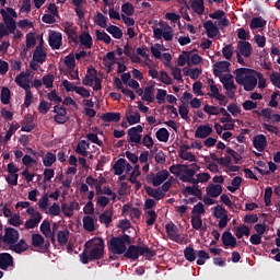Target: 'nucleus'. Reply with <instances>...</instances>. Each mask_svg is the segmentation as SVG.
<instances>
[{"instance_id":"1","label":"nucleus","mask_w":280,"mask_h":280,"mask_svg":"<svg viewBox=\"0 0 280 280\" xmlns=\"http://www.w3.org/2000/svg\"><path fill=\"white\" fill-rule=\"evenodd\" d=\"M83 252L80 254V261L84 265L104 257V240L100 238L96 246L91 241L86 242Z\"/></svg>"},{"instance_id":"2","label":"nucleus","mask_w":280,"mask_h":280,"mask_svg":"<svg viewBox=\"0 0 280 280\" xmlns=\"http://www.w3.org/2000/svg\"><path fill=\"white\" fill-rule=\"evenodd\" d=\"M0 14L3 19V22L0 23V40L10 36V34H15L16 32V21L12 19L5 11V9L0 10Z\"/></svg>"},{"instance_id":"3","label":"nucleus","mask_w":280,"mask_h":280,"mask_svg":"<svg viewBox=\"0 0 280 280\" xmlns=\"http://www.w3.org/2000/svg\"><path fill=\"white\" fill-rule=\"evenodd\" d=\"M126 259H132V261H137L140 256L148 255V257H154L156 254L150 247L142 245H130L126 252L122 254Z\"/></svg>"},{"instance_id":"4","label":"nucleus","mask_w":280,"mask_h":280,"mask_svg":"<svg viewBox=\"0 0 280 280\" xmlns=\"http://www.w3.org/2000/svg\"><path fill=\"white\" fill-rule=\"evenodd\" d=\"M107 246H108L109 253H113V255H124V253H126L127 250V247L124 244V241H121V238L118 236H113L107 242Z\"/></svg>"},{"instance_id":"5","label":"nucleus","mask_w":280,"mask_h":280,"mask_svg":"<svg viewBox=\"0 0 280 280\" xmlns=\"http://www.w3.org/2000/svg\"><path fill=\"white\" fill-rule=\"evenodd\" d=\"M220 82L223 84L226 95L230 97V100H233L235 97V91H237V85H235V82L233 81V74L220 77Z\"/></svg>"},{"instance_id":"6","label":"nucleus","mask_w":280,"mask_h":280,"mask_svg":"<svg viewBox=\"0 0 280 280\" xmlns=\"http://www.w3.org/2000/svg\"><path fill=\"white\" fill-rule=\"evenodd\" d=\"M170 178V172L167 170H162L158 172L156 174L150 173L147 175V180L153 185V187H160V185H163L166 179Z\"/></svg>"},{"instance_id":"7","label":"nucleus","mask_w":280,"mask_h":280,"mask_svg":"<svg viewBox=\"0 0 280 280\" xmlns=\"http://www.w3.org/2000/svg\"><path fill=\"white\" fill-rule=\"evenodd\" d=\"M19 230L14 228H5L4 229V235L0 234V238L2 240L3 244H8L9 246H12L19 242Z\"/></svg>"},{"instance_id":"8","label":"nucleus","mask_w":280,"mask_h":280,"mask_svg":"<svg viewBox=\"0 0 280 280\" xmlns=\"http://www.w3.org/2000/svg\"><path fill=\"white\" fill-rule=\"evenodd\" d=\"M32 246L39 248L40 253H49L51 242L49 240L45 241V237L40 234H32Z\"/></svg>"},{"instance_id":"9","label":"nucleus","mask_w":280,"mask_h":280,"mask_svg":"<svg viewBox=\"0 0 280 280\" xmlns=\"http://www.w3.org/2000/svg\"><path fill=\"white\" fill-rule=\"evenodd\" d=\"M141 132H143V126L137 125L136 127H131L127 130L128 143H136L137 147L141 145Z\"/></svg>"},{"instance_id":"10","label":"nucleus","mask_w":280,"mask_h":280,"mask_svg":"<svg viewBox=\"0 0 280 280\" xmlns=\"http://www.w3.org/2000/svg\"><path fill=\"white\" fill-rule=\"evenodd\" d=\"M198 170H200V166L196 163L190 165L185 164V166L182 168L179 180H182V183L189 182L191 177L196 176V172H198Z\"/></svg>"},{"instance_id":"11","label":"nucleus","mask_w":280,"mask_h":280,"mask_svg":"<svg viewBox=\"0 0 280 280\" xmlns=\"http://www.w3.org/2000/svg\"><path fill=\"white\" fill-rule=\"evenodd\" d=\"M54 113H56V115L54 116V120L56 121V124H67V121H69V116H67V108L62 105H56L54 107Z\"/></svg>"},{"instance_id":"12","label":"nucleus","mask_w":280,"mask_h":280,"mask_svg":"<svg viewBox=\"0 0 280 280\" xmlns=\"http://www.w3.org/2000/svg\"><path fill=\"white\" fill-rule=\"evenodd\" d=\"M165 231L170 240H172V242H176L177 244H183V240H180V235L178 234V226H176V224L167 223L165 225Z\"/></svg>"},{"instance_id":"13","label":"nucleus","mask_w":280,"mask_h":280,"mask_svg":"<svg viewBox=\"0 0 280 280\" xmlns=\"http://www.w3.org/2000/svg\"><path fill=\"white\" fill-rule=\"evenodd\" d=\"M237 50L236 54L242 55L244 58H250L253 54V45L246 40H240L237 43Z\"/></svg>"},{"instance_id":"14","label":"nucleus","mask_w":280,"mask_h":280,"mask_svg":"<svg viewBox=\"0 0 280 280\" xmlns=\"http://www.w3.org/2000/svg\"><path fill=\"white\" fill-rule=\"evenodd\" d=\"M231 67V62L229 61H218L213 65V75L215 78H220L222 73H229L231 71L229 68Z\"/></svg>"},{"instance_id":"15","label":"nucleus","mask_w":280,"mask_h":280,"mask_svg":"<svg viewBox=\"0 0 280 280\" xmlns=\"http://www.w3.org/2000/svg\"><path fill=\"white\" fill-rule=\"evenodd\" d=\"M65 34H67L68 39L78 45V27L73 26L72 23L66 22L63 25Z\"/></svg>"},{"instance_id":"16","label":"nucleus","mask_w":280,"mask_h":280,"mask_svg":"<svg viewBox=\"0 0 280 280\" xmlns=\"http://www.w3.org/2000/svg\"><path fill=\"white\" fill-rule=\"evenodd\" d=\"M213 133V128L211 125H200L197 130L195 131L196 139H207V137H210Z\"/></svg>"},{"instance_id":"17","label":"nucleus","mask_w":280,"mask_h":280,"mask_svg":"<svg viewBox=\"0 0 280 280\" xmlns=\"http://www.w3.org/2000/svg\"><path fill=\"white\" fill-rule=\"evenodd\" d=\"M61 211L66 218H73V212L80 211V203L77 201H71L70 205L62 203Z\"/></svg>"},{"instance_id":"18","label":"nucleus","mask_w":280,"mask_h":280,"mask_svg":"<svg viewBox=\"0 0 280 280\" xmlns=\"http://www.w3.org/2000/svg\"><path fill=\"white\" fill-rule=\"evenodd\" d=\"M235 81L237 82V84H242V82H244L245 79H247L250 73H257L255 70L253 69H248V68H237L235 71Z\"/></svg>"},{"instance_id":"19","label":"nucleus","mask_w":280,"mask_h":280,"mask_svg":"<svg viewBox=\"0 0 280 280\" xmlns=\"http://www.w3.org/2000/svg\"><path fill=\"white\" fill-rule=\"evenodd\" d=\"M253 145L258 152H264L268 145V139L264 135H257L253 138Z\"/></svg>"},{"instance_id":"20","label":"nucleus","mask_w":280,"mask_h":280,"mask_svg":"<svg viewBox=\"0 0 280 280\" xmlns=\"http://www.w3.org/2000/svg\"><path fill=\"white\" fill-rule=\"evenodd\" d=\"M203 27L206 30V34L208 38H215L218 34H220V28L213 24V21L208 20L203 23Z\"/></svg>"},{"instance_id":"21","label":"nucleus","mask_w":280,"mask_h":280,"mask_svg":"<svg viewBox=\"0 0 280 280\" xmlns=\"http://www.w3.org/2000/svg\"><path fill=\"white\" fill-rule=\"evenodd\" d=\"M33 60H35V62H39L40 65L47 60V52L43 50V39L40 40V44L36 46L33 52Z\"/></svg>"},{"instance_id":"22","label":"nucleus","mask_w":280,"mask_h":280,"mask_svg":"<svg viewBox=\"0 0 280 280\" xmlns=\"http://www.w3.org/2000/svg\"><path fill=\"white\" fill-rule=\"evenodd\" d=\"M255 73H250L247 78L241 82V86L244 88V91H254L257 86V77L254 75Z\"/></svg>"},{"instance_id":"23","label":"nucleus","mask_w":280,"mask_h":280,"mask_svg":"<svg viewBox=\"0 0 280 280\" xmlns=\"http://www.w3.org/2000/svg\"><path fill=\"white\" fill-rule=\"evenodd\" d=\"M51 49H60L62 46V33L54 32L48 39Z\"/></svg>"},{"instance_id":"24","label":"nucleus","mask_w":280,"mask_h":280,"mask_svg":"<svg viewBox=\"0 0 280 280\" xmlns=\"http://www.w3.org/2000/svg\"><path fill=\"white\" fill-rule=\"evenodd\" d=\"M14 265V258L12 257V255L8 254V253H1L0 254V269L1 270H8V268H10V266Z\"/></svg>"},{"instance_id":"25","label":"nucleus","mask_w":280,"mask_h":280,"mask_svg":"<svg viewBox=\"0 0 280 280\" xmlns=\"http://www.w3.org/2000/svg\"><path fill=\"white\" fill-rule=\"evenodd\" d=\"M221 240L223 242V246L225 247L230 246V248H235V246H237V238H235V236H233V234L229 231L222 234Z\"/></svg>"},{"instance_id":"26","label":"nucleus","mask_w":280,"mask_h":280,"mask_svg":"<svg viewBox=\"0 0 280 280\" xmlns=\"http://www.w3.org/2000/svg\"><path fill=\"white\" fill-rule=\"evenodd\" d=\"M101 119L103 121H106L107 124H117L121 120V114L115 112H107L101 116Z\"/></svg>"},{"instance_id":"27","label":"nucleus","mask_w":280,"mask_h":280,"mask_svg":"<svg viewBox=\"0 0 280 280\" xmlns=\"http://www.w3.org/2000/svg\"><path fill=\"white\" fill-rule=\"evenodd\" d=\"M206 191L210 198H218V196L222 195V185L209 184V186L206 188Z\"/></svg>"},{"instance_id":"28","label":"nucleus","mask_w":280,"mask_h":280,"mask_svg":"<svg viewBox=\"0 0 280 280\" xmlns=\"http://www.w3.org/2000/svg\"><path fill=\"white\" fill-rule=\"evenodd\" d=\"M15 83L21 89H24V91H27V89H30V79H27V74L25 72H21L15 77Z\"/></svg>"},{"instance_id":"29","label":"nucleus","mask_w":280,"mask_h":280,"mask_svg":"<svg viewBox=\"0 0 280 280\" xmlns=\"http://www.w3.org/2000/svg\"><path fill=\"white\" fill-rule=\"evenodd\" d=\"M40 220H43V214H40V212H36L35 217H32L25 222L24 229H36V226L40 224Z\"/></svg>"},{"instance_id":"30","label":"nucleus","mask_w":280,"mask_h":280,"mask_svg":"<svg viewBox=\"0 0 280 280\" xmlns=\"http://www.w3.org/2000/svg\"><path fill=\"white\" fill-rule=\"evenodd\" d=\"M79 40L85 49H91V47H93V37L91 36V33H89V32H83L79 36Z\"/></svg>"},{"instance_id":"31","label":"nucleus","mask_w":280,"mask_h":280,"mask_svg":"<svg viewBox=\"0 0 280 280\" xmlns=\"http://www.w3.org/2000/svg\"><path fill=\"white\" fill-rule=\"evenodd\" d=\"M145 191H147L148 196H150L151 198H154V200H163V198H165V192H163V190H161V188L154 189V188L148 186L145 188Z\"/></svg>"},{"instance_id":"32","label":"nucleus","mask_w":280,"mask_h":280,"mask_svg":"<svg viewBox=\"0 0 280 280\" xmlns=\"http://www.w3.org/2000/svg\"><path fill=\"white\" fill-rule=\"evenodd\" d=\"M11 250H13V253H16L18 255H21V253H25V250H27L28 245L25 242V240H20V242H16L13 245H10Z\"/></svg>"},{"instance_id":"33","label":"nucleus","mask_w":280,"mask_h":280,"mask_svg":"<svg viewBox=\"0 0 280 280\" xmlns=\"http://www.w3.org/2000/svg\"><path fill=\"white\" fill-rule=\"evenodd\" d=\"M115 176H121L126 172V159H118V161L113 166Z\"/></svg>"},{"instance_id":"34","label":"nucleus","mask_w":280,"mask_h":280,"mask_svg":"<svg viewBox=\"0 0 280 280\" xmlns=\"http://www.w3.org/2000/svg\"><path fill=\"white\" fill-rule=\"evenodd\" d=\"M183 196H197V198H202V190L198 188V186H187L182 190Z\"/></svg>"},{"instance_id":"35","label":"nucleus","mask_w":280,"mask_h":280,"mask_svg":"<svg viewBox=\"0 0 280 280\" xmlns=\"http://www.w3.org/2000/svg\"><path fill=\"white\" fill-rule=\"evenodd\" d=\"M83 229L89 233H93L95 231V219L91 215H86L83 218Z\"/></svg>"},{"instance_id":"36","label":"nucleus","mask_w":280,"mask_h":280,"mask_svg":"<svg viewBox=\"0 0 280 280\" xmlns=\"http://www.w3.org/2000/svg\"><path fill=\"white\" fill-rule=\"evenodd\" d=\"M98 220L101 224H105V226H109L110 222H113V210H105L100 214Z\"/></svg>"},{"instance_id":"37","label":"nucleus","mask_w":280,"mask_h":280,"mask_svg":"<svg viewBox=\"0 0 280 280\" xmlns=\"http://www.w3.org/2000/svg\"><path fill=\"white\" fill-rule=\"evenodd\" d=\"M93 21L95 25H98V27H103L104 30L108 27V18L104 16L102 12H97L96 15L93 18Z\"/></svg>"},{"instance_id":"38","label":"nucleus","mask_w":280,"mask_h":280,"mask_svg":"<svg viewBox=\"0 0 280 280\" xmlns=\"http://www.w3.org/2000/svg\"><path fill=\"white\" fill-rule=\"evenodd\" d=\"M142 100L143 102H149V104L154 103V84L149 85L144 89Z\"/></svg>"},{"instance_id":"39","label":"nucleus","mask_w":280,"mask_h":280,"mask_svg":"<svg viewBox=\"0 0 280 280\" xmlns=\"http://www.w3.org/2000/svg\"><path fill=\"white\" fill-rule=\"evenodd\" d=\"M57 242L59 246H65L69 242V230H61L57 232Z\"/></svg>"},{"instance_id":"40","label":"nucleus","mask_w":280,"mask_h":280,"mask_svg":"<svg viewBox=\"0 0 280 280\" xmlns=\"http://www.w3.org/2000/svg\"><path fill=\"white\" fill-rule=\"evenodd\" d=\"M106 32H108V34H110L113 38H116L117 40L124 37V31H121V28L115 25H109L106 28Z\"/></svg>"},{"instance_id":"41","label":"nucleus","mask_w":280,"mask_h":280,"mask_svg":"<svg viewBox=\"0 0 280 280\" xmlns=\"http://www.w3.org/2000/svg\"><path fill=\"white\" fill-rule=\"evenodd\" d=\"M56 161H57L56 154H54L52 152H47L43 156L44 167H51V165H54V163H56Z\"/></svg>"},{"instance_id":"42","label":"nucleus","mask_w":280,"mask_h":280,"mask_svg":"<svg viewBox=\"0 0 280 280\" xmlns=\"http://www.w3.org/2000/svg\"><path fill=\"white\" fill-rule=\"evenodd\" d=\"M155 137L158 141H161L162 143H167V141H170V131H167L165 128H160L156 131Z\"/></svg>"},{"instance_id":"43","label":"nucleus","mask_w":280,"mask_h":280,"mask_svg":"<svg viewBox=\"0 0 280 280\" xmlns=\"http://www.w3.org/2000/svg\"><path fill=\"white\" fill-rule=\"evenodd\" d=\"M197 255L198 253H196V249H194L191 246H188L184 249V257L186 261H196Z\"/></svg>"},{"instance_id":"44","label":"nucleus","mask_w":280,"mask_h":280,"mask_svg":"<svg viewBox=\"0 0 280 280\" xmlns=\"http://www.w3.org/2000/svg\"><path fill=\"white\" fill-rule=\"evenodd\" d=\"M191 226L195 231H205L207 228H202V217L201 215H192L191 217Z\"/></svg>"},{"instance_id":"45","label":"nucleus","mask_w":280,"mask_h":280,"mask_svg":"<svg viewBox=\"0 0 280 280\" xmlns=\"http://www.w3.org/2000/svg\"><path fill=\"white\" fill-rule=\"evenodd\" d=\"M191 9L196 14H205V0H194Z\"/></svg>"},{"instance_id":"46","label":"nucleus","mask_w":280,"mask_h":280,"mask_svg":"<svg viewBox=\"0 0 280 280\" xmlns=\"http://www.w3.org/2000/svg\"><path fill=\"white\" fill-rule=\"evenodd\" d=\"M127 121L129 126H135V124H140L141 114H139V112H132V109H130V115L127 116Z\"/></svg>"},{"instance_id":"47","label":"nucleus","mask_w":280,"mask_h":280,"mask_svg":"<svg viewBox=\"0 0 280 280\" xmlns=\"http://www.w3.org/2000/svg\"><path fill=\"white\" fill-rule=\"evenodd\" d=\"M197 266H205L207 262V259H211L209 256V253H207L205 249H200L197 252Z\"/></svg>"},{"instance_id":"48","label":"nucleus","mask_w":280,"mask_h":280,"mask_svg":"<svg viewBox=\"0 0 280 280\" xmlns=\"http://www.w3.org/2000/svg\"><path fill=\"white\" fill-rule=\"evenodd\" d=\"M39 231L45 237H49V235H51V223L49 222V220H44L42 222Z\"/></svg>"},{"instance_id":"49","label":"nucleus","mask_w":280,"mask_h":280,"mask_svg":"<svg viewBox=\"0 0 280 280\" xmlns=\"http://www.w3.org/2000/svg\"><path fill=\"white\" fill-rule=\"evenodd\" d=\"M249 27L250 30H259V27H266V20L262 18H253Z\"/></svg>"},{"instance_id":"50","label":"nucleus","mask_w":280,"mask_h":280,"mask_svg":"<svg viewBox=\"0 0 280 280\" xmlns=\"http://www.w3.org/2000/svg\"><path fill=\"white\" fill-rule=\"evenodd\" d=\"M11 97H12V92H10V88L3 86L1 89V103L4 105L10 104Z\"/></svg>"},{"instance_id":"51","label":"nucleus","mask_w":280,"mask_h":280,"mask_svg":"<svg viewBox=\"0 0 280 280\" xmlns=\"http://www.w3.org/2000/svg\"><path fill=\"white\" fill-rule=\"evenodd\" d=\"M95 34H96V39L97 40H102L106 45H110V42L113 39L110 38V35H108L106 32H104V31L101 32L100 30H96Z\"/></svg>"},{"instance_id":"52","label":"nucleus","mask_w":280,"mask_h":280,"mask_svg":"<svg viewBox=\"0 0 280 280\" xmlns=\"http://www.w3.org/2000/svg\"><path fill=\"white\" fill-rule=\"evenodd\" d=\"M145 218H147V225L152 226V225H154V222H156V218H159V215L156 214V211H154V210H147Z\"/></svg>"},{"instance_id":"53","label":"nucleus","mask_w":280,"mask_h":280,"mask_svg":"<svg viewBox=\"0 0 280 280\" xmlns=\"http://www.w3.org/2000/svg\"><path fill=\"white\" fill-rule=\"evenodd\" d=\"M121 12L125 16H133L135 15V5L130 2H126L121 5Z\"/></svg>"},{"instance_id":"54","label":"nucleus","mask_w":280,"mask_h":280,"mask_svg":"<svg viewBox=\"0 0 280 280\" xmlns=\"http://www.w3.org/2000/svg\"><path fill=\"white\" fill-rule=\"evenodd\" d=\"M240 187H242V177L236 176L232 179V186H229L228 189L232 194H235Z\"/></svg>"},{"instance_id":"55","label":"nucleus","mask_w":280,"mask_h":280,"mask_svg":"<svg viewBox=\"0 0 280 280\" xmlns=\"http://www.w3.org/2000/svg\"><path fill=\"white\" fill-rule=\"evenodd\" d=\"M19 128H21V125H19V122H13L4 136V141H10V139H12V136L14 135V132H16V130H19Z\"/></svg>"},{"instance_id":"56","label":"nucleus","mask_w":280,"mask_h":280,"mask_svg":"<svg viewBox=\"0 0 280 280\" xmlns=\"http://www.w3.org/2000/svg\"><path fill=\"white\" fill-rule=\"evenodd\" d=\"M65 65L70 71H73L75 69V56L73 54L66 56Z\"/></svg>"},{"instance_id":"57","label":"nucleus","mask_w":280,"mask_h":280,"mask_svg":"<svg viewBox=\"0 0 280 280\" xmlns=\"http://www.w3.org/2000/svg\"><path fill=\"white\" fill-rule=\"evenodd\" d=\"M178 113L182 119L189 121V107L185 103L179 106Z\"/></svg>"},{"instance_id":"58","label":"nucleus","mask_w":280,"mask_h":280,"mask_svg":"<svg viewBox=\"0 0 280 280\" xmlns=\"http://www.w3.org/2000/svg\"><path fill=\"white\" fill-rule=\"evenodd\" d=\"M254 113H256V115H258L259 117H264V119H267V121H270V119H272V109L270 108H264L261 109V112L254 110Z\"/></svg>"},{"instance_id":"59","label":"nucleus","mask_w":280,"mask_h":280,"mask_svg":"<svg viewBox=\"0 0 280 280\" xmlns=\"http://www.w3.org/2000/svg\"><path fill=\"white\" fill-rule=\"evenodd\" d=\"M184 167H185V164L172 165V166H170V172H171V174H174V176H177L178 178H180Z\"/></svg>"},{"instance_id":"60","label":"nucleus","mask_w":280,"mask_h":280,"mask_svg":"<svg viewBox=\"0 0 280 280\" xmlns=\"http://www.w3.org/2000/svg\"><path fill=\"white\" fill-rule=\"evenodd\" d=\"M36 46V34L28 33L26 34V49H32Z\"/></svg>"},{"instance_id":"61","label":"nucleus","mask_w":280,"mask_h":280,"mask_svg":"<svg viewBox=\"0 0 280 280\" xmlns=\"http://www.w3.org/2000/svg\"><path fill=\"white\" fill-rule=\"evenodd\" d=\"M42 83L46 89H54V74H46L42 79Z\"/></svg>"},{"instance_id":"62","label":"nucleus","mask_w":280,"mask_h":280,"mask_svg":"<svg viewBox=\"0 0 280 280\" xmlns=\"http://www.w3.org/2000/svg\"><path fill=\"white\" fill-rule=\"evenodd\" d=\"M8 224H10L11 226H21V224H23L21 215H19V213L11 215L8 220Z\"/></svg>"},{"instance_id":"63","label":"nucleus","mask_w":280,"mask_h":280,"mask_svg":"<svg viewBox=\"0 0 280 280\" xmlns=\"http://www.w3.org/2000/svg\"><path fill=\"white\" fill-rule=\"evenodd\" d=\"M165 97H167V91L163 89H158V93L155 95L158 104H165Z\"/></svg>"},{"instance_id":"64","label":"nucleus","mask_w":280,"mask_h":280,"mask_svg":"<svg viewBox=\"0 0 280 280\" xmlns=\"http://www.w3.org/2000/svg\"><path fill=\"white\" fill-rule=\"evenodd\" d=\"M191 213L194 215H202V213H205V205H202V202H198L197 205L194 206Z\"/></svg>"}]
</instances>
